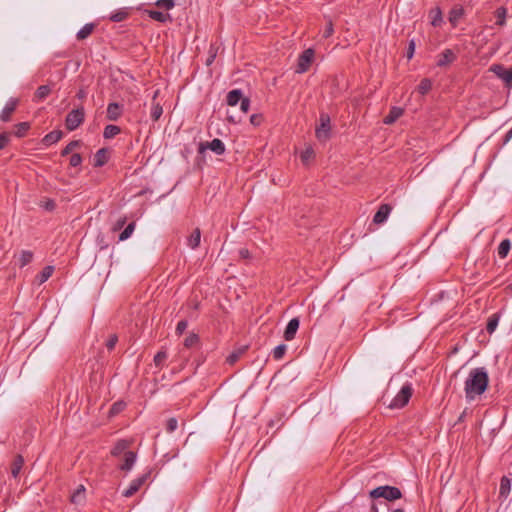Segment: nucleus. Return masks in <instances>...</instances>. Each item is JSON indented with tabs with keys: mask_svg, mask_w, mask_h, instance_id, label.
Instances as JSON below:
<instances>
[{
	"mask_svg": "<svg viewBox=\"0 0 512 512\" xmlns=\"http://www.w3.org/2000/svg\"><path fill=\"white\" fill-rule=\"evenodd\" d=\"M314 55L315 52L313 49L308 48L304 50L298 57L296 72L300 74L307 72L314 59Z\"/></svg>",
	"mask_w": 512,
	"mask_h": 512,
	"instance_id": "6",
	"label": "nucleus"
},
{
	"mask_svg": "<svg viewBox=\"0 0 512 512\" xmlns=\"http://www.w3.org/2000/svg\"><path fill=\"white\" fill-rule=\"evenodd\" d=\"M201 232L199 228H196L187 240V244L191 249H196L200 245Z\"/></svg>",
	"mask_w": 512,
	"mask_h": 512,
	"instance_id": "28",
	"label": "nucleus"
},
{
	"mask_svg": "<svg viewBox=\"0 0 512 512\" xmlns=\"http://www.w3.org/2000/svg\"><path fill=\"white\" fill-rule=\"evenodd\" d=\"M369 496L372 499L384 498L391 502L402 498V492L398 487L383 485L371 490Z\"/></svg>",
	"mask_w": 512,
	"mask_h": 512,
	"instance_id": "2",
	"label": "nucleus"
},
{
	"mask_svg": "<svg viewBox=\"0 0 512 512\" xmlns=\"http://www.w3.org/2000/svg\"><path fill=\"white\" fill-rule=\"evenodd\" d=\"M495 16L497 18L496 25L503 27L506 24L507 9L503 6L497 8L495 11Z\"/></svg>",
	"mask_w": 512,
	"mask_h": 512,
	"instance_id": "35",
	"label": "nucleus"
},
{
	"mask_svg": "<svg viewBox=\"0 0 512 512\" xmlns=\"http://www.w3.org/2000/svg\"><path fill=\"white\" fill-rule=\"evenodd\" d=\"M127 218L125 216L120 217L112 226V231H118L121 230L124 225L126 224Z\"/></svg>",
	"mask_w": 512,
	"mask_h": 512,
	"instance_id": "49",
	"label": "nucleus"
},
{
	"mask_svg": "<svg viewBox=\"0 0 512 512\" xmlns=\"http://www.w3.org/2000/svg\"><path fill=\"white\" fill-rule=\"evenodd\" d=\"M146 12L151 19L161 23H165L171 19L168 13H164L158 10H147Z\"/></svg>",
	"mask_w": 512,
	"mask_h": 512,
	"instance_id": "23",
	"label": "nucleus"
},
{
	"mask_svg": "<svg viewBox=\"0 0 512 512\" xmlns=\"http://www.w3.org/2000/svg\"><path fill=\"white\" fill-rule=\"evenodd\" d=\"M239 256H240L241 258H243V259H248V258H250V252H249V250H248V249H246V248H241V249L239 250Z\"/></svg>",
	"mask_w": 512,
	"mask_h": 512,
	"instance_id": "60",
	"label": "nucleus"
},
{
	"mask_svg": "<svg viewBox=\"0 0 512 512\" xmlns=\"http://www.w3.org/2000/svg\"><path fill=\"white\" fill-rule=\"evenodd\" d=\"M33 259V253L29 250H22L19 254L18 263L22 268L28 265Z\"/></svg>",
	"mask_w": 512,
	"mask_h": 512,
	"instance_id": "34",
	"label": "nucleus"
},
{
	"mask_svg": "<svg viewBox=\"0 0 512 512\" xmlns=\"http://www.w3.org/2000/svg\"><path fill=\"white\" fill-rule=\"evenodd\" d=\"M19 100L17 98H10L0 113V120L3 122H9L11 116L18 106Z\"/></svg>",
	"mask_w": 512,
	"mask_h": 512,
	"instance_id": "11",
	"label": "nucleus"
},
{
	"mask_svg": "<svg viewBox=\"0 0 512 512\" xmlns=\"http://www.w3.org/2000/svg\"><path fill=\"white\" fill-rule=\"evenodd\" d=\"M320 124L316 127L315 134L318 140L325 141L330 137V117L328 114L321 113Z\"/></svg>",
	"mask_w": 512,
	"mask_h": 512,
	"instance_id": "5",
	"label": "nucleus"
},
{
	"mask_svg": "<svg viewBox=\"0 0 512 512\" xmlns=\"http://www.w3.org/2000/svg\"><path fill=\"white\" fill-rule=\"evenodd\" d=\"M135 227H136V223H135V222H131V223H129V224L124 228V230L119 234L118 240H119V241H125V240H127L128 238H130V237H131V235L133 234L134 230H135Z\"/></svg>",
	"mask_w": 512,
	"mask_h": 512,
	"instance_id": "37",
	"label": "nucleus"
},
{
	"mask_svg": "<svg viewBox=\"0 0 512 512\" xmlns=\"http://www.w3.org/2000/svg\"><path fill=\"white\" fill-rule=\"evenodd\" d=\"M156 5L159 7H163L167 10H170L174 7L175 3L174 0H158L156 2Z\"/></svg>",
	"mask_w": 512,
	"mask_h": 512,
	"instance_id": "51",
	"label": "nucleus"
},
{
	"mask_svg": "<svg viewBox=\"0 0 512 512\" xmlns=\"http://www.w3.org/2000/svg\"><path fill=\"white\" fill-rule=\"evenodd\" d=\"M187 327H188L187 320L179 321L177 323L176 330H175L176 334L177 335H182L185 332V330L187 329Z\"/></svg>",
	"mask_w": 512,
	"mask_h": 512,
	"instance_id": "50",
	"label": "nucleus"
},
{
	"mask_svg": "<svg viewBox=\"0 0 512 512\" xmlns=\"http://www.w3.org/2000/svg\"><path fill=\"white\" fill-rule=\"evenodd\" d=\"M129 444V441L127 440H119L111 450V454L113 456H119L123 452L125 453L126 449L129 447Z\"/></svg>",
	"mask_w": 512,
	"mask_h": 512,
	"instance_id": "33",
	"label": "nucleus"
},
{
	"mask_svg": "<svg viewBox=\"0 0 512 512\" xmlns=\"http://www.w3.org/2000/svg\"><path fill=\"white\" fill-rule=\"evenodd\" d=\"M108 162V150L106 148L99 149L94 155V166L102 167Z\"/></svg>",
	"mask_w": 512,
	"mask_h": 512,
	"instance_id": "20",
	"label": "nucleus"
},
{
	"mask_svg": "<svg viewBox=\"0 0 512 512\" xmlns=\"http://www.w3.org/2000/svg\"><path fill=\"white\" fill-rule=\"evenodd\" d=\"M178 427V421L176 418L174 417H171L167 420V423H166V431L168 433H172L174 432Z\"/></svg>",
	"mask_w": 512,
	"mask_h": 512,
	"instance_id": "47",
	"label": "nucleus"
},
{
	"mask_svg": "<svg viewBox=\"0 0 512 512\" xmlns=\"http://www.w3.org/2000/svg\"><path fill=\"white\" fill-rule=\"evenodd\" d=\"M51 92V88L49 85H41L37 88L34 94V101L40 102L43 101Z\"/></svg>",
	"mask_w": 512,
	"mask_h": 512,
	"instance_id": "24",
	"label": "nucleus"
},
{
	"mask_svg": "<svg viewBox=\"0 0 512 512\" xmlns=\"http://www.w3.org/2000/svg\"><path fill=\"white\" fill-rule=\"evenodd\" d=\"M287 350V346L285 344H280L276 346L272 351V356L275 360H280L285 355Z\"/></svg>",
	"mask_w": 512,
	"mask_h": 512,
	"instance_id": "45",
	"label": "nucleus"
},
{
	"mask_svg": "<svg viewBox=\"0 0 512 512\" xmlns=\"http://www.w3.org/2000/svg\"><path fill=\"white\" fill-rule=\"evenodd\" d=\"M300 321L298 318H292L284 331V339L286 341H292L295 338L296 332L299 329Z\"/></svg>",
	"mask_w": 512,
	"mask_h": 512,
	"instance_id": "14",
	"label": "nucleus"
},
{
	"mask_svg": "<svg viewBox=\"0 0 512 512\" xmlns=\"http://www.w3.org/2000/svg\"><path fill=\"white\" fill-rule=\"evenodd\" d=\"M62 137L63 132L61 130H53L43 137L42 143L45 146H50L60 141Z\"/></svg>",
	"mask_w": 512,
	"mask_h": 512,
	"instance_id": "15",
	"label": "nucleus"
},
{
	"mask_svg": "<svg viewBox=\"0 0 512 512\" xmlns=\"http://www.w3.org/2000/svg\"><path fill=\"white\" fill-rule=\"evenodd\" d=\"M247 346L240 347L233 352H231L228 357L226 358V362L230 365L235 364L240 357L246 352Z\"/></svg>",
	"mask_w": 512,
	"mask_h": 512,
	"instance_id": "27",
	"label": "nucleus"
},
{
	"mask_svg": "<svg viewBox=\"0 0 512 512\" xmlns=\"http://www.w3.org/2000/svg\"><path fill=\"white\" fill-rule=\"evenodd\" d=\"M200 339L199 336L196 333H190L185 339H184V346L186 348H192L196 346L199 343Z\"/></svg>",
	"mask_w": 512,
	"mask_h": 512,
	"instance_id": "42",
	"label": "nucleus"
},
{
	"mask_svg": "<svg viewBox=\"0 0 512 512\" xmlns=\"http://www.w3.org/2000/svg\"><path fill=\"white\" fill-rule=\"evenodd\" d=\"M70 165L72 167H77L79 165H81L82 163V157L79 153H75L73 154L71 157H70V161H69Z\"/></svg>",
	"mask_w": 512,
	"mask_h": 512,
	"instance_id": "52",
	"label": "nucleus"
},
{
	"mask_svg": "<svg viewBox=\"0 0 512 512\" xmlns=\"http://www.w3.org/2000/svg\"><path fill=\"white\" fill-rule=\"evenodd\" d=\"M511 490V480L507 476H503L500 480L499 494L501 497L506 498Z\"/></svg>",
	"mask_w": 512,
	"mask_h": 512,
	"instance_id": "25",
	"label": "nucleus"
},
{
	"mask_svg": "<svg viewBox=\"0 0 512 512\" xmlns=\"http://www.w3.org/2000/svg\"><path fill=\"white\" fill-rule=\"evenodd\" d=\"M413 393V388L410 383H407L402 386L397 395L392 399L389 403L388 407L390 409H400L403 408L410 400Z\"/></svg>",
	"mask_w": 512,
	"mask_h": 512,
	"instance_id": "3",
	"label": "nucleus"
},
{
	"mask_svg": "<svg viewBox=\"0 0 512 512\" xmlns=\"http://www.w3.org/2000/svg\"><path fill=\"white\" fill-rule=\"evenodd\" d=\"M54 267L53 266H45L42 271L36 276V279L39 284H43L46 282L53 274Z\"/></svg>",
	"mask_w": 512,
	"mask_h": 512,
	"instance_id": "29",
	"label": "nucleus"
},
{
	"mask_svg": "<svg viewBox=\"0 0 512 512\" xmlns=\"http://www.w3.org/2000/svg\"><path fill=\"white\" fill-rule=\"evenodd\" d=\"M10 141V134L3 132L0 134V150H2Z\"/></svg>",
	"mask_w": 512,
	"mask_h": 512,
	"instance_id": "55",
	"label": "nucleus"
},
{
	"mask_svg": "<svg viewBox=\"0 0 512 512\" xmlns=\"http://www.w3.org/2000/svg\"><path fill=\"white\" fill-rule=\"evenodd\" d=\"M80 144H81V142L78 140H73V141L69 142L66 145V147L63 148V150L61 151V155L66 156V155L70 154L75 148L80 146Z\"/></svg>",
	"mask_w": 512,
	"mask_h": 512,
	"instance_id": "46",
	"label": "nucleus"
},
{
	"mask_svg": "<svg viewBox=\"0 0 512 512\" xmlns=\"http://www.w3.org/2000/svg\"><path fill=\"white\" fill-rule=\"evenodd\" d=\"M371 512H378V508H377L376 504H372Z\"/></svg>",
	"mask_w": 512,
	"mask_h": 512,
	"instance_id": "64",
	"label": "nucleus"
},
{
	"mask_svg": "<svg viewBox=\"0 0 512 512\" xmlns=\"http://www.w3.org/2000/svg\"><path fill=\"white\" fill-rule=\"evenodd\" d=\"M313 153L314 152L311 148L306 149L301 155L302 160L304 162L307 161L308 159H310V157H312Z\"/></svg>",
	"mask_w": 512,
	"mask_h": 512,
	"instance_id": "59",
	"label": "nucleus"
},
{
	"mask_svg": "<svg viewBox=\"0 0 512 512\" xmlns=\"http://www.w3.org/2000/svg\"><path fill=\"white\" fill-rule=\"evenodd\" d=\"M128 17V12L125 9H120L111 14L110 20L113 22H122Z\"/></svg>",
	"mask_w": 512,
	"mask_h": 512,
	"instance_id": "43",
	"label": "nucleus"
},
{
	"mask_svg": "<svg viewBox=\"0 0 512 512\" xmlns=\"http://www.w3.org/2000/svg\"><path fill=\"white\" fill-rule=\"evenodd\" d=\"M490 70L503 82L505 83V86L508 88L512 87V67L509 69H506L501 64H494L491 66Z\"/></svg>",
	"mask_w": 512,
	"mask_h": 512,
	"instance_id": "7",
	"label": "nucleus"
},
{
	"mask_svg": "<svg viewBox=\"0 0 512 512\" xmlns=\"http://www.w3.org/2000/svg\"><path fill=\"white\" fill-rule=\"evenodd\" d=\"M432 88V82L428 78H424L420 81L419 85L417 86V91L421 95L427 94Z\"/></svg>",
	"mask_w": 512,
	"mask_h": 512,
	"instance_id": "38",
	"label": "nucleus"
},
{
	"mask_svg": "<svg viewBox=\"0 0 512 512\" xmlns=\"http://www.w3.org/2000/svg\"><path fill=\"white\" fill-rule=\"evenodd\" d=\"M393 207L390 204H381L377 212L373 216V223L376 225H382L385 223L392 211Z\"/></svg>",
	"mask_w": 512,
	"mask_h": 512,
	"instance_id": "10",
	"label": "nucleus"
},
{
	"mask_svg": "<svg viewBox=\"0 0 512 512\" xmlns=\"http://www.w3.org/2000/svg\"><path fill=\"white\" fill-rule=\"evenodd\" d=\"M464 15V9L461 5L454 6L449 12V22L455 27Z\"/></svg>",
	"mask_w": 512,
	"mask_h": 512,
	"instance_id": "17",
	"label": "nucleus"
},
{
	"mask_svg": "<svg viewBox=\"0 0 512 512\" xmlns=\"http://www.w3.org/2000/svg\"><path fill=\"white\" fill-rule=\"evenodd\" d=\"M243 99V92L240 89H233L227 94V104L229 106L237 105Z\"/></svg>",
	"mask_w": 512,
	"mask_h": 512,
	"instance_id": "19",
	"label": "nucleus"
},
{
	"mask_svg": "<svg viewBox=\"0 0 512 512\" xmlns=\"http://www.w3.org/2000/svg\"><path fill=\"white\" fill-rule=\"evenodd\" d=\"M206 149L213 151L216 155H223L225 153V144L222 140L215 138L210 142L200 143L199 152L202 153Z\"/></svg>",
	"mask_w": 512,
	"mask_h": 512,
	"instance_id": "8",
	"label": "nucleus"
},
{
	"mask_svg": "<svg viewBox=\"0 0 512 512\" xmlns=\"http://www.w3.org/2000/svg\"><path fill=\"white\" fill-rule=\"evenodd\" d=\"M41 207L47 211H53L56 207V203L52 199H47L41 203Z\"/></svg>",
	"mask_w": 512,
	"mask_h": 512,
	"instance_id": "53",
	"label": "nucleus"
},
{
	"mask_svg": "<svg viewBox=\"0 0 512 512\" xmlns=\"http://www.w3.org/2000/svg\"><path fill=\"white\" fill-rule=\"evenodd\" d=\"M465 416H466V410H464V411L460 414V416L458 417V420L456 421L455 425H456V424H458V423H460V422H462V421H464Z\"/></svg>",
	"mask_w": 512,
	"mask_h": 512,
	"instance_id": "62",
	"label": "nucleus"
},
{
	"mask_svg": "<svg viewBox=\"0 0 512 512\" xmlns=\"http://www.w3.org/2000/svg\"><path fill=\"white\" fill-rule=\"evenodd\" d=\"M240 108L242 112L247 113L250 109V99L243 97V99L240 101Z\"/></svg>",
	"mask_w": 512,
	"mask_h": 512,
	"instance_id": "56",
	"label": "nucleus"
},
{
	"mask_svg": "<svg viewBox=\"0 0 512 512\" xmlns=\"http://www.w3.org/2000/svg\"><path fill=\"white\" fill-rule=\"evenodd\" d=\"M118 342V337L117 335L113 334L109 337V339L107 340L106 342V347L109 351L113 350L115 345L117 344Z\"/></svg>",
	"mask_w": 512,
	"mask_h": 512,
	"instance_id": "54",
	"label": "nucleus"
},
{
	"mask_svg": "<svg viewBox=\"0 0 512 512\" xmlns=\"http://www.w3.org/2000/svg\"><path fill=\"white\" fill-rule=\"evenodd\" d=\"M512 138V128L506 133L503 143L506 144Z\"/></svg>",
	"mask_w": 512,
	"mask_h": 512,
	"instance_id": "61",
	"label": "nucleus"
},
{
	"mask_svg": "<svg viewBox=\"0 0 512 512\" xmlns=\"http://www.w3.org/2000/svg\"><path fill=\"white\" fill-rule=\"evenodd\" d=\"M489 376L485 367H477L470 370L464 382L465 397L468 402L482 395L488 387Z\"/></svg>",
	"mask_w": 512,
	"mask_h": 512,
	"instance_id": "1",
	"label": "nucleus"
},
{
	"mask_svg": "<svg viewBox=\"0 0 512 512\" xmlns=\"http://www.w3.org/2000/svg\"><path fill=\"white\" fill-rule=\"evenodd\" d=\"M163 113V108L159 103H155L151 107L150 116L153 121H158Z\"/></svg>",
	"mask_w": 512,
	"mask_h": 512,
	"instance_id": "44",
	"label": "nucleus"
},
{
	"mask_svg": "<svg viewBox=\"0 0 512 512\" xmlns=\"http://www.w3.org/2000/svg\"><path fill=\"white\" fill-rule=\"evenodd\" d=\"M263 117L259 114H253L250 117V122L254 126H259L262 123Z\"/></svg>",
	"mask_w": 512,
	"mask_h": 512,
	"instance_id": "57",
	"label": "nucleus"
},
{
	"mask_svg": "<svg viewBox=\"0 0 512 512\" xmlns=\"http://www.w3.org/2000/svg\"><path fill=\"white\" fill-rule=\"evenodd\" d=\"M70 500L73 504H81L85 500V487L80 485L71 495Z\"/></svg>",
	"mask_w": 512,
	"mask_h": 512,
	"instance_id": "22",
	"label": "nucleus"
},
{
	"mask_svg": "<svg viewBox=\"0 0 512 512\" xmlns=\"http://www.w3.org/2000/svg\"><path fill=\"white\" fill-rule=\"evenodd\" d=\"M77 96L78 98H84L85 97V92L83 90H80L78 93H77Z\"/></svg>",
	"mask_w": 512,
	"mask_h": 512,
	"instance_id": "63",
	"label": "nucleus"
},
{
	"mask_svg": "<svg viewBox=\"0 0 512 512\" xmlns=\"http://www.w3.org/2000/svg\"><path fill=\"white\" fill-rule=\"evenodd\" d=\"M403 114V109L400 107H392L388 113V115L385 116L383 122L386 125L393 124L397 119H399Z\"/></svg>",
	"mask_w": 512,
	"mask_h": 512,
	"instance_id": "18",
	"label": "nucleus"
},
{
	"mask_svg": "<svg viewBox=\"0 0 512 512\" xmlns=\"http://www.w3.org/2000/svg\"><path fill=\"white\" fill-rule=\"evenodd\" d=\"M136 453L133 451H126L124 453V461L120 465V469L123 471H130L136 462Z\"/></svg>",
	"mask_w": 512,
	"mask_h": 512,
	"instance_id": "16",
	"label": "nucleus"
},
{
	"mask_svg": "<svg viewBox=\"0 0 512 512\" xmlns=\"http://www.w3.org/2000/svg\"><path fill=\"white\" fill-rule=\"evenodd\" d=\"M85 120V111L79 107L70 111L65 119V126L68 131L76 130Z\"/></svg>",
	"mask_w": 512,
	"mask_h": 512,
	"instance_id": "4",
	"label": "nucleus"
},
{
	"mask_svg": "<svg viewBox=\"0 0 512 512\" xmlns=\"http://www.w3.org/2000/svg\"><path fill=\"white\" fill-rule=\"evenodd\" d=\"M431 24L434 27L441 26L443 22L442 11L440 8H435L430 11Z\"/></svg>",
	"mask_w": 512,
	"mask_h": 512,
	"instance_id": "32",
	"label": "nucleus"
},
{
	"mask_svg": "<svg viewBox=\"0 0 512 512\" xmlns=\"http://www.w3.org/2000/svg\"><path fill=\"white\" fill-rule=\"evenodd\" d=\"M30 129V124L28 122H21L15 125L14 134L16 137H23L26 135L27 131Z\"/></svg>",
	"mask_w": 512,
	"mask_h": 512,
	"instance_id": "39",
	"label": "nucleus"
},
{
	"mask_svg": "<svg viewBox=\"0 0 512 512\" xmlns=\"http://www.w3.org/2000/svg\"><path fill=\"white\" fill-rule=\"evenodd\" d=\"M457 59L456 54L451 49H445L437 56L436 65L438 67H446Z\"/></svg>",
	"mask_w": 512,
	"mask_h": 512,
	"instance_id": "12",
	"label": "nucleus"
},
{
	"mask_svg": "<svg viewBox=\"0 0 512 512\" xmlns=\"http://www.w3.org/2000/svg\"><path fill=\"white\" fill-rule=\"evenodd\" d=\"M120 132H121V129L119 126L110 124L104 128L103 137L105 139H111V138L115 137L116 135H118Z\"/></svg>",
	"mask_w": 512,
	"mask_h": 512,
	"instance_id": "36",
	"label": "nucleus"
},
{
	"mask_svg": "<svg viewBox=\"0 0 512 512\" xmlns=\"http://www.w3.org/2000/svg\"><path fill=\"white\" fill-rule=\"evenodd\" d=\"M510 249H511V241L509 239H504L500 242V244L497 248V254L501 259H503V258L507 257Z\"/></svg>",
	"mask_w": 512,
	"mask_h": 512,
	"instance_id": "30",
	"label": "nucleus"
},
{
	"mask_svg": "<svg viewBox=\"0 0 512 512\" xmlns=\"http://www.w3.org/2000/svg\"><path fill=\"white\" fill-rule=\"evenodd\" d=\"M96 25L94 23L85 24L76 34L78 40H84L88 38L94 31Z\"/></svg>",
	"mask_w": 512,
	"mask_h": 512,
	"instance_id": "21",
	"label": "nucleus"
},
{
	"mask_svg": "<svg viewBox=\"0 0 512 512\" xmlns=\"http://www.w3.org/2000/svg\"><path fill=\"white\" fill-rule=\"evenodd\" d=\"M126 407V403L123 401H117L112 404L110 410H109V417H114L120 412H122Z\"/></svg>",
	"mask_w": 512,
	"mask_h": 512,
	"instance_id": "41",
	"label": "nucleus"
},
{
	"mask_svg": "<svg viewBox=\"0 0 512 512\" xmlns=\"http://www.w3.org/2000/svg\"><path fill=\"white\" fill-rule=\"evenodd\" d=\"M168 358L167 351L163 348L154 356V364L156 367H163Z\"/></svg>",
	"mask_w": 512,
	"mask_h": 512,
	"instance_id": "40",
	"label": "nucleus"
},
{
	"mask_svg": "<svg viewBox=\"0 0 512 512\" xmlns=\"http://www.w3.org/2000/svg\"><path fill=\"white\" fill-rule=\"evenodd\" d=\"M414 51H415V41L411 40L409 42V46H408V50H407V55H406L408 59H411L413 57Z\"/></svg>",
	"mask_w": 512,
	"mask_h": 512,
	"instance_id": "58",
	"label": "nucleus"
},
{
	"mask_svg": "<svg viewBox=\"0 0 512 512\" xmlns=\"http://www.w3.org/2000/svg\"><path fill=\"white\" fill-rule=\"evenodd\" d=\"M123 113V107L117 102L109 103L106 111V118L110 121H117Z\"/></svg>",
	"mask_w": 512,
	"mask_h": 512,
	"instance_id": "13",
	"label": "nucleus"
},
{
	"mask_svg": "<svg viewBox=\"0 0 512 512\" xmlns=\"http://www.w3.org/2000/svg\"><path fill=\"white\" fill-rule=\"evenodd\" d=\"M499 320H500V313H494L491 316H489V318L487 320V324H486V331L489 334H492L495 332V330L498 326Z\"/></svg>",
	"mask_w": 512,
	"mask_h": 512,
	"instance_id": "26",
	"label": "nucleus"
},
{
	"mask_svg": "<svg viewBox=\"0 0 512 512\" xmlns=\"http://www.w3.org/2000/svg\"><path fill=\"white\" fill-rule=\"evenodd\" d=\"M24 464V459L21 455H17L11 466V474L17 478Z\"/></svg>",
	"mask_w": 512,
	"mask_h": 512,
	"instance_id": "31",
	"label": "nucleus"
},
{
	"mask_svg": "<svg viewBox=\"0 0 512 512\" xmlns=\"http://www.w3.org/2000/svg\"><path fill=\"white\" fill-rule=\"evenodd\" d=\"M334 33V27L332 21L329 19L326 23V26L323 30L322 37L329 38Z\"/></svg>",
	"mask_w": 512,
	"mask_h": 512,
	"instance_id": "48",
	"label": "nucleus"
},
{
	"mask_svg": "<svg viewBox=\"0 0 512 512\" xmlns=\"http://www.w3.org/2000/svg\"><path fill=\"white\" fill-rule=\"evenodd\" d=\"M149 476L150 472H147L131 481L128 488L122 492V495L126 498L133 496L140 489V487L147 481Z\"/></svg>",
	"mask_w": 512,
	"mask_h": 512,
	"instance_id": "9",
	"label": "nucleus"
}]
</instances>
